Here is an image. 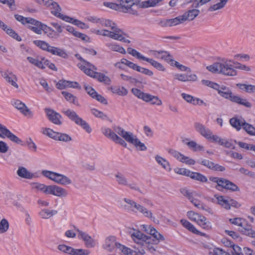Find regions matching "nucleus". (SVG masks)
Returning <instances> with one entry per match:
<instances>
[{
	"mask_svg": "<svg viewBox=\"0 0 255 255\" xmlns=\"http://www.w3.org/2000/svg\"><path fill=\"white\" fill-rule=\"evenodd\" d=\"M29 185L31 190L34 192H41L45 195L58 197H66L68 194L67 190L55 185H46L39 182H31Z\"/></svg>",
	"mask_w": 255,
	"mask_h": 255,
	"instance_id": "nucleus-1",
	"label": "nucleus"
},
{
	"mask_svg": "<svg viewBox=\"0 0 255 255\" xmlns=\"http://www.w3.org/2000/svg\"><path fill=\"white\" fill-rule=\"evenodd\" d=\"M232 60H223L220 62H215L206 67L212 73L222 74L225 76H235L237 75V71L234 69Z\"/></svg>",
	"mask_w": 255,
	"mask_h": 255,
	"instance_id": "nucleus-2",
	"label": "nucleus"
},
{
	"mask_svg": "<svg viewBox=\"0 0 255 255\" xmlns=\"http://www.w3.org/2000/svg\"><path fill=\"white\" fill-rule=\"evenodd\" d=\"M114 130L121 136L125 140L133 144L136 148H138L141 151H145L147 149V147L143 143L137 138L135 135L133 133L126 131L123 128L116 126L114 128Z\"/></svg>",
	"mask_w": 255,
	"mask_h": 255,
	"instance_id": "nucleus-3",
	"label": "nucleus"
},
{
	"mask_svg": "<svg viewBox=\"0 0 255 255\" xmlns=\"http://www.w3.org/2000/svg\"><path fill=\"white\" fill-rule=\"evenodd\" d=\"M41 173L44 176L60 185H67L72 183V180L63 174L46 170L42 171Z\"/></svg>",
	"mask_w": 255,
	"mask_h": 255,
	"instance_id": "nucleus-4",
	"label": "nucleus"
},
{
	"mask_svg": "<svg viewBox=\"0 0 255 255\" xmlns=\"http://www.w3.org/2000/svg\"><path fill=\"white\" fill-rule=\"evenodd\" d=\"M63 113L71 121L81 126L88 133L92 132V128L90 125L85 121L79 117L75 111L68 109L66 111H63Z\"/></svg>",
	"mask_w": 255,
	"mask_h": 255,
	"instance_id": "nucleus-5",
	"label": "nucleus"
},
{
	"mask_svg": "<svg viewBox=\"0 0 255 255\" xmlns=\"http://www.w3.org/2000/svg\"><path fill=\"white\" fill-rule=\"evenodd\" d=\"M209 180L213 182L217 183V185L216 186L217 189L219 190L218 187H221L222 188L231 191H239V188L237 185L225 178L210 176Z\"/></svg>",
	"mask_w": 255,
	"mask_h": 255,
	"instance_id": "nucleus-6",
	"label": "nucleus"
},
{
	"mask_svg": "<svg viewBox=\"0 0 255 255\" xmlns=\"http://www.w3.org/2000/svg\"><path fill=\"white\" fill-rule=\"evenodd\" d=\"M80 67L82 69V71H83L87 75L96 79L99 82L104 83L105 84L110 85L111 84V80L110 78L106 75L94 71L95 70L93 69V68L85 69V67L84 66L82 67L81 65H80Z\"/></svg>",
	"mask_w": 255,
	"mask_h": 255,
	"instance_id": "nucleus-7",
	"label": "nucleus"
},
{
	"mask_svg": "<svg viewBox=\"0 0 255 255\" xmlns=\"http://www.w3.org/2000/svg\"><path fill=\"white\" fill-rule=\"evenodd\" d=\"M115 176L116 182L119 185L126 186L131 190L141 192L137 183L134 182L129 183L128 179L122 173L118 172L115 175Z\"/></svg>",
	"mask_w": 255,
	"mask_h": 255,
	"instance_id": "nucleus-8",
	"label": "nucleus"
},
{
	"mask_svg": "<svg viewBox=\"0 0 255 255\" xmlns=\"http://www.w3.org/2000/svg\"><path fill=\"white\" fill-rule=\"evenodd\" d=\"M187 216L191 220L196 222L205 229H210L211 228L210 223L207 221L205 217L201 215L192 211L187 212Z\"/></svg>",
	"mask_w": 255,
	"mask_h": 255,
	"instance_id": "nucleus-9",
	"label": "nucleus"
},
{
	"mask_svg": "<svg viewBox=\"0 0 255 255\" xmlns=\"http://www.w3.org/2000/svg\"><path fill=\"white\" fill-rule=\"evenodd\" d=\"M102 35L109 37L113 39L123 41L125 43H129L130 40L126 39V36L127 34L122 30L109 31L106 29L102 30Z\"/></svg>",
	"mask_w": 255,
	"mask_h": 255,
	"instance_id": "nucleus-10",
	"label": "nucleus"
},
{
	"mask_svg": "<svg viewBox=\"0 0 255 255\" xmlns=\"http://www.w3.org/2000/svg\"><path fill=\"white\" fill-rule=\"evenodd\" d=\"M115 127H113V128ZM113 130H114L113 129ZM114 131H112L110 128H102V133L107 137L110 138L113 141L116 142V143H118L121 145L126 147L127 146V143L125 141L124 139L118 136L117 132H116L115 130Z\"/></svg>",
	"mask_w": 255,
	"mask_h": 255,
	"instance_id": "nucleus-11",
	"label": "nucleus"
},
{
	"mask_svg": "<svg viewBox=\"0 0 255 255\" xmlns=\"http://www.w3.org/2000/svg\"><path fill=\"white\" fill-rule=\"evenodd\" d=\"M228 246H230L232 248L231 250V255H243L242 253V249L241 247L238 246H236L233 244L230 241L229 242ZM213 255H231L230 254L224 251L223 250L219 248H216L214 250Z\"/></svg>",
	"mask_w": 255,
	"mask_h": 255,
	"instance_id": "nucleus-12",
	"label": "nucleus"
},
{
	"mask_svg": "<svg viewBox=\"0 0 255 255\" xmlns=\"http://www.w3.org/2000/svg\"><path fill=\"white\" fill-rule=\"evenodd\" d=\"M74 228L78 233V238L82 239L84 242L85 245L87 248H91L95 246L96 242L94 239L87 233L80 231L78 229L76 228L75 227H74Z\"/></svg>",
	"mask_w": 255,
	"mask_h": 255,
	"instance_id": "nucleus-13",
	"label": "nucleus"
},
{
	"mask_svg": "<svg viewBox=\"0 0 255 255\" xmlns=\"http://www.w3.org/2000/svg\"><path fill=\"white\" fill-rule=\"evenodd\" d=\"M45 112L48 120L52 123L57 125H61L62 124L61 121L62 116L60 114L49 108L45 109Z\"/></svg>",
	"mask_w": 255,
	"mask_h": 255,
	"instance_id": "nucleus-14",
	"label": "nucleus"
},
{
	"mask_svg": "<svg viewBox=\"0 0 255 255\" xmlns=\"http://www.w3.org/2000/svg\"><path fill=\"white\" fill-rule=\"evenodd\" d=\"M0 131L2 133V138L6 137L11 141L17 144H20L22 142L17 136L12 133L5 126L0 124Z\"/></svg>",
	"mask_w": 255,
	"mask_h": 255,
	"instance_id": "nucleus-15",
	"label": "nucleus"
},
{
	"mask_svg": "<svg viewBox=\"0 0 255 255\" xmlns=\"http://www.w3.org/2000/svg\"><path fill=\"white\" fill-rule=\"evenodd\" d=\"M215 90L218 91V94L224 98L225 99L230 100L231 101L234 95L233 94L231 90L224 85L217 84L215 86Z\"/></svg>",
	"mask_w": 255,
	"mask_h": 255,
	"instance_id": "nucleus-16",
	"label": "nucleus"
},
{
	"mask_svg": "<svg viewBox=\"0 0 255 255\" xmlns=\"http://www.w3.org/2000/svg\"><path fill=\"white\" fill-rule=\"evenodd\" d=\"M131 238L137 244H141L142 242H147L150 237L144 235L138 230H133L130 232Z\"/></svg>",
	"mask_w": 255,
	"mask_h": 255,
	"instance_id": "nucleus-17",
	"label": "nucleus"
},
{
	"mask_svg": "<svg viewBox=\"0 0 255 255\" xmlns=\"http://www.w3.org/2000/svg\"><path fill=\"white\" fill-rule=\"evenodd\" d=\"M134 210H136V212L138 211L142 214L145 217L150 219L154 223L159 224V221L156 220L155 218L152 216V212L148 210L142 205L136 203L134 206Z\"/></svg>",
	"mask_w": 255,
	"mask_h": 255,
	"instance_id": "nucleus-18",
	"label": "nucleus"
},
{
	"mask_svg": "<svg viewBox=\"0 0 255 255\" xmlns=\"http://www.w3.org/2000/svg\"><path fill=\"white\" fill-rule=\"evenodd\" d=\"M2 77L8 83L10 84L12 86L16 88H18V85L16 83L17 77L12 73V72L8 70L5 71H1Z\"/></svg>",
	"mask_w": 255,
	"mask_h": 255,
	"instance_id": "nucleus-19",
	"label": "nucleus"
},
{
	"mask_svg": "<svg viewBox=\"0 0 255 255\" xmlns=\"http://www.w3.org/2000/svg\"><path fill=\"white\" fill-rule=\"evenodd\" d=\"M194 127L196 131L205 138L207 139L211 135V130L203 124L199 122H196L194 123Z\"/></svg>",
	"mask_w": 255,
	"mask_h": 255,
	"instance_id": "nucleus-20",
	"label": "nucleus"
},
{
	"mask_svg": "<svg viewBox=\"0 0 255 255\" xmlns=\"http://www.w3.org/2000/svg\"><path fill=\"white\" fill-rule=\"evenodd\" d=\"M139 1V0H119V9L121 8L122 11H127L130 7L137 5Z\"/></svg>",
	"mask_w": 255,
	"mask_h": 255,
	"instance_id": "nucleus-21",
	"label": "nucleus"
},
{
	"mask_svg": "<svg viewBox=\"0 0 255 255\" xmlns=\"http://www.w3.org/2000/svg\"><path fill=\"white\" fill-rule=\"evenodd\" d=\"M13 105L15 108L20 111V112L25 116H29L30 118L32 117V113L21 101L18 100H16L14 102Z\"/></svg>",
	"mask_w": 255,
	"mask_h": 255,
	"instance_id": "nucleus-22",
	"label": "nucleus"
},
{
	"mask_svg": "<svg viewBox=\"0 0 255 255\" xmlns=\"http://www.w3.org/2000/svg\"><path fill=\"white\" fill-rule=\"evenodd\" d=\"M118 244H120V243L116 242L115 237L111 236L106 238L103 247L105 249L111 252L116 248H118Z\"/></svg>",
	"mask_w": 255,
	"mask_h": 255,
	"instance_id": "nucleus-23",
	"label": "nucleus"
},
{
	"mask_svg": "<svg viewBox=\"0 0 255 255\" xmlns=\"http://www.w3.org/2000/svg\"><path fill=\"white\" fill-rule=\"evenodd\" d=\"M174 78L182 82L196 81L197 80V77L195 74H176L174 75Z\"/></svg>",
	"mask_w": 255,
	"mask_h": 255,
	"instance_id": "nucleus-24",
	"label": "nucleus"
},
{
	"mask_svg": "<svg viewBox=\"0 0 255 255\" xmlns=\"http://www.w3.org/2000/svg\"><path fill=\"white\" fill-rule=\"evenodd\" d=\"M200 11L196 9H193L188 10L184 13L183 15H181L183 22L186 20H193L199 13Z\"/></svg>",
	"mask_w": 255,
	"mask_h": 255,
	"instance_id": "nucleus-25",
	"label": "nucleus"
},
{
	"mask_svg": "<svg viewBox=\"0 0 255 255\" xmlns=\"http://www.w3.org/2000/svg\"><path fill=\"white\" fill-rule=\"evenodd\" d=\"M32 20L33 21H32V23H30L29 24L34 26H29L28 28L38 34H41L43 29L42 26H44V24L34 18Z\"/></svg>",
	"mask_w": 255,
	"mask_h": 255,
	"instance_id": "nucleus-26",
	"label": "nucleus"
},
{
	"mask_svg": "<svg viewBox=\"0 0 255 255\" xmlns=\"http://www.w3.org/2000/svg\"><path fill=\"white\" fill-rule=\"evenodd\" d=\"M57 213L56 210L45 208L39 212L38 215L42 219H49Z\"/></svg>",
	"mask_w": 255,
	"mask_h": 255,
	"instance_id": "nucleus-27",
	"label": "nucleus"
},
{
	"mask_svg": "<svg viewBox=\"0 0 255 255\" xmlns=\"http://www.w3.org/2000/svg\"><path fill=\"white\" fill-rule=\"evenodd\" d=\"M17 174L20 177L25 179H32L34 177V174L29 172L26 168L20 166L17 170Z\"/></svg>",
	"mask_w": 255,
	"mask_h": 255,
	"instance_id": "nucleus-28",
	"label": "nucleus"
},
{
	"mask_svg": "<svg viewBox=\"0 0 255 255\" xmlns=\"http://www.w3.org/2000/svg\"><path fill=\"white\" fill-rule=\"evenodd\" d=\"M155 159L157 163L163 169L169 172L171 170L170 163L165 158H163L159 155H156L155 156Z\"/></svg>",
	"mask_w": 255,
	"mask_h": 255,
	"instance_id": "nucleus-29",
	"label": "nucleus"
},
{
	"mask_svg": "<svg viewBox=\"0 0 255 255\" xmlns=\"http://www.w3.org/2000/svg\"><path fill=\"white\" fill-rule=\"evenodd\" d=\"M188 141V139L186 138L183 140V142H184L189 148L192 149L193 151H202L204 150V147L198 144L196 142L193 140Z\"/></svg>",
	"mask_w": 255,
	"mask_h": 255,
	"instance_id": "nucleus-30",
	"label": "nucleus"
},
{
	"mask_svg": "<svg viewBox=\"0 0 255 255\" xmlns=\"http://www.w3.org/2000/svg\"><path fill=\"white\" fill-rule=\"evenodd\" d=\"M153 55L156 58H159L161 59L165 60L167 62H169L171 59L172 58V56L170 55V54L166 51L161 50V51H154Z\"/></svg>",
	"mask_w": 255,
	"mask_h": 255,
	"instance_id": "nucleus-31",
	"label": "nucleus"
},
{
	"mask_svg": "<svg viewBox=\"0 0 255 255\" xmlns=\"http://www.w3.org/2000/svg\"><path fill=\"white\" fill-rule=\"evenodd\" d=\"M48 52L64 58H66L68 56L66 52L63 49L52 46H50Z\"/></svg>",
	"mask_w": 255,
	"mask_h": 255,
	"instance_id": "nucleus-32",
	"label": "nucleus"
},
{
	"mask_svg": "<svg viewBox=\"0 0 255 255\" xmlns=\"http://www.w3.org/2000/svg\"><path fill=\"white\" fill-rule=\"evenodd\" d=\"M231 101L244 106L247 108H251L252 106L251 103L248 102L246 99H242L240 97L236 95L233 96Z\"/></svg>",
	"mask_w": 255,
	"mask_h": 255,
	"instance_id": "nucleus-33",
	"label": "nucleus"
},
{
	"mask_svg": "<svg viewBox=\"0 0 255 255\" xmlns=\"http://www.w3.org/2000/svg\"><path fill=\"white\" fill-rule=\"evenodd\" d=\"M245 122V121L244 120H241L235 117L230 120V124L231 125L238 131L243 127V124H244Z\"/></svg>",
	"mask_w": 255,
	"mask_h": 255,
	"instance_id": "nucleus-34",
	"label": "nucleus"
},
{
	"mask_svg": "<svg viewBox=\"0 0 255 255\" xmlns=\"http://www.w3.org/2000/svg\"><path fill=\"white\" fill-rule=\"evenodd\" d=\"M123 200L124 201V202L127 203V205H125L124 206V208L126 210L132 212L134 213H136V211L134 210V206L136 202H135V201L131 199L126 198H124Z\"/></svg>",
	"mask_w": 255,
	"mask_h": 255,
	"instance_id": "nucleus-35",
	"label": "nucleus"
},
{
	"mask_svg": "<svg viewBox=\"0 0 255 255\" xmlns=\"http://www.w3.org/2000/svg\"><path fill=\"white\" fill-rule=\"evenodd\" d=\"M62 94L65 97V99L69 102L73 103L77 106H79L77 98L71 93L66 91H63Z\"/></svg>",
	"mask_w": 255,
	"mask_h": 255,
	"instance_id": "nucleus-36",
	"label": "nucleus"
},
{
	"mask_svg": "<svg viewBox=\"0 0 255 255\" xmlns=\"http://www.w3.org/2000/svg\"><path fill=\"white\" fill-rule=\"evenodd\" d=\"M189 175H190L189 176V177H190L192 179L201 182H207L208 181L207 178L205 176L200 173L190 171Z\"/></svg>",
	"mask_w": 255,
	"mask_h": 255,
	"instance_id": "nucleus-37",
	"label": "nucleus"
},
{
	"mask_svg": "<svg viewBox=\"0 0 255 255\" xmlns=\"http://www.w3.org/2000/svg\"><path fill=\"white\" fill-rule=\"evenodd\" d=\"M106 45L112 51H117L124 54L126 53L125 49L123 47L120 46L119 45L117 44L114 43H107Z\"/></svg>",
	"mask_w": 255,
	"mask_h": 255,
	"instance_id": "nucleus-38",
	"label": "nucleus"
},
{
	"mask_svg": "<svg viewBox=\"0 0 255 255\" xmlns=\"http://www.w3.org/2000/svg\"><path fill=\"white\" fill-rule=\"evenodd\" d=\"M215 197L217 200L218 204L227 210L230 209V206L229 204V199H226L224 196H218L217 195H215Z\"/></svg>",
	"mask_w": 255,
	"mask_h": 255,
	"instance_id": "nucleus-39",
	"label": "nucleus"
},
{
	"mask_svg": "<svg viewBox=\"0 0 255 255\" xmlns=\"http://www.w3.org/2000/svg\"><path fill=\"white\" fill-rule=\"evenodd\" d=\"M145 102H150L151 104L156 105L157 106H161L162 104V101L159 99L158 97L151 95L149 94H147Z\"/></svg>",
	"mask_w": 255,
	"mask_h": 255,
	"instance_id": "nucleus-40",
	"label": "nucleus"
},
{
	"mask_svg": "<svg viewBox=\"0 0 255 255\" xmlns=\"http://www.w3.org/2000/svg\"><path fill=\"white\" fill-rule=\"evenodd\" d=\"M27 59L31 64L35 65L39 68L43 69L45 68V66L43 65V61L42 59L40 60L37 58H34L31 57H27Z\"/></svg>",
	"mask_w": 255,
	"mask_h": 255,
	"instance_id": "nucleus-41",
	"label": "nucleus"
},
{
	"mask_svg": "<svg viewBox=\"0 0 255 255\" xmlns=\"http://www.w3.org/2000/svg\"><path fill=\"white\" fill-rule=\"evenodd\" d=\"M101 23L103 26L110 27L111 30H121L117 26L116 24L113 21L109 19H103L101 21Z\"/></svg>",
	"mask_w": 255,
	"mask_h": 255,
	"instance_id": "nucleus-42",
	"label": "nucleus"
},
{
	"mask_svg": "<svg viewBox=\"0 0 255 255\" xmlns=\"http://www.w3.org/2000/svg\"><path fill=\"white\" fill-rule=\"evenodd\" d=\"M48 8L51 9V13L56 17L58 16V14L60 13L61 11V8L60 5L54 1H53L50 6Z\"/></svg>",
	"mask_w": 255,
	"mask_h": 255,
	"instance_id": "nucleus-43",
	"label": "nucleus"
},
{
	"mask_svg": "<svg viewBox=\"0 0 255 255\" xmlns=\"http://www.w3.org/2000/svg\"><path fill=\"white\" fill-rule=\"evenodd\" d=\"M145 61L149 63L152 66L159 71H164L165 70V68L161 63L152 59L146 57Z\"/></svg>",
	"mask_w": 255,
	"mask_h": 255,
	"instance_id": "nucleus-44",
	"label": "nucleus"
},
{
	"mask_svg": "<svg viewBox=\"0 0 255 255\" xmlns=\"http://www.w3.org/2000/svg\"><path fill=\"white\" fill-rule=\"evenodd\" d=\"M55 140L64 142H69L72 140V138L66 133L57 132Z\"/></svg>",
	"mask_w": 255,
	"mask_h": 255,
	"instance_id": "nucleus-45",
	"label": "nucleus"
},
{
	"mask_svg": "<svg viewBox=\"0 0 255 255\" xmlns=\"http://www.w3.org/2000/svg\"><path fill=\"white\" fill-rule=\"evenodd\" d=\"M111 90L113 93L117 94L120 96H126L127 95L128 92L127 89L122 87H111Z\"/></svg>",
	"mask_w": 255,
	"mask_h": 255,
	"instance_id": "nucleus-46",
	"label": "nucleus"
},
{
	"mask_svg": "<svg viewBox=\"0 0 255 255\" xmlns=\"http://www.w3.org/2000/svg\"><path fill=\"white\" fill-rule=\"evenodd\" d=\"M33 42L37 47H39L43 50L48 52L50 45L46 42L42 40H34Z\"/></svg>",
	"mask_w": 255,
	"mask_h": 255,
	"instance_id": "nucleus-47",
	"label": "nucleus"
},
{
	"mask_svg": "<svg viewBox=\"0 0 255 255\" xmlns=\"http://www.w3.org/2000/svg\"><path fill=\"white\" fill-rule=\"evenodd\" d=\"M228 0H220V2L211 5L208 9V10L210 11H213L215 10H217L218 9H220L223 8L226 4L227 3Z\"/></svg>",
	"mask_w": 255,
	"mask_h": 255,
	"instance_id": "nucleus-48",
	"label": "nucleus"
},
{
	"mask_svg": "<svg viewBox=\"0 0 255 255\" xmlns=\"http://www.w3.org/2000/svg\"><path fill=\"white\" fill-rule=\"evenodd\" d=\"M9 223L6 219H2L0 221V234L6 232L9 229Z\"/></svg>",
	"mask_w": 255,
	"mask_h": 255,
	"instance_id": "nucleus-49",
	"label": "nucleus"
},
{
	"mask_svg": "<svg viewBox=\"0 0 255 255\" xmlns=\"http://www.w3.org/2000/svg\"><path fill=\"white\" fill-rule=\"evenodd\" d=\"M78 59L83 63V64L79 63L77 65L79 68L81 70H82V69L80 67V65H81L82 67L84 66L85 67H84L85 69H88V68H93V69L97 70V67L95 65H94L92 63L86 61L82 57H80L79 58H78Z\"/></svg>",
	"mask_w": 255,
	"mask_h": 255,
	"instance_id": "nucleus-50",
	"label": "nucleus"
},
{
	"mask_svg": "<svg viewBox=\"0 0 255 255\" xmlns=\"http://www.w3.org/2000/svg\"><path fill=\"white\" fill-rule=\"evenodd\" d=\"M6 33L8 34L10 36L12 37L14 39H16L18 41H21V37L10 27L6 26V28L3 30Z\"/></svg>",
	"mask_w": 255,
	"mask_h": 255,
	"instance_id": "nucleus-51",
	"label": "nucleus"
},
{
	"mask_svg": "<svg viewBox=\"0 0 255 255\" xmlns=\"http://www.w3.org/2000/svg\"><path fill=\"white\" fill-rule=\"evenodd\" d=\"M181 96L186 102L190 103L193 105L198 104V102L199 101V99L194 98L192 96L185 93H182L181 94Z\"/></svg>",
	"mask_w": 255,
	"mask_h": 255,
	"instance_id": "nucleus-52",
	"label": "nucleus"
},
{
	"mask_svg": "<svg viewBox=\"0 0 255 255\" xmlns=\"http://www.w3.org/2000/svg\"><path fill=\"white\" fill-rule=\"evenodd\" d=\"M127 51L128 53L131 55L132 56L134 57H136L137 58L139 59H141L143 60H145L146 57L144 56L143 55H141L139 52L136 51L135 49H133L130 47H128L127 49Z\"/></svg>",
	"mask_w": 255,
	"mask_h": 255,
	"instance_id": "nucleus-53",
	"label": "nucleus"
},
{
	"mask_svg": "<svg viewBox=\"0 0 255 255\" xmlns=\"http://www.w3.org/2000/svg\"><path fill=\"white\" fill-rule=\"evenodd\" d=\"M243 129L250 135H255V128L246 122L243 124Z\"/></svg>",
	"mask_w": 255,
	"mask_h": 255,
	"instance_id": "nucleus-54",
	"label": "nucleus"
},
{
	"mask_svg": "<svg viewBox=\"0 0 255 255\" xmlns=\"http://www.w3.org/2000/svg\"><path fill=\"white\" fill-rule=\"evenodd\" d=\"M183 23L181 15L174 18L168 19V25L169 27L176 26L178 24Z\"/></svg>",
	"mask_w": 255,
	"mask_h": 255,
	"instance_id": "nucleus-55",
	"label": "nucleus"
},
{
	"mask_svg": "<svg viewBox=\"0 0 255 255\" xmlns=\"http://www.w3.org/2000/svg\"><path fill=\"white\" fill-rule=\"evenodd\" d=\"M131 92L133 94L138 98L145 101L147 93H144L137 88H132Z\"/></svg>",
	"mask_w": 255,
	"mask_h": 255,
	"instance_id": "nucleus-56",
	"label": "nucleus"
},
{
	"mask_svg": "<svg viewBox=\"0 0 255 255\" xmlns=\"http://www.w3.org/2000/svg\"><path fill=\"white\" fill-rule=\"evenodd\" d=\"M14 17L17 21L20 22L22 24H25L26 23L29 24L30 23H32V21H33L32 20L33 18L31 17H25L18 14H15Z\"/></svg>",
	"mask_w": 255,
	"mask_h": 255,
	"instance_id": "nucleus-57",
	"label": "nucleus"
},
{
	"mask_svg": "<svg viewBox=\"0 0 255 255\" xmlns=\"http://www.w3.org/2000/svg\"><path fill=\"white\" fill-rule=\"evenodd\" d=\"M42 132L43 134L46 135L48 137L53 138L55 140V138L56 137L57 132L54 131L51 128H42Z\"/></svg>",
	"mask_w": 255,
	"mask_h": 255,
	"instance_id": "nucleus-58",
	"label": "nucleus"
},
{
	"mask_svg": "<svg viewBox=\"0 0 255 255\" xmlns=\"http://www.w3.org/2000/svg\"><path fill=\"white\" fill-rule=\"evenodd\" d=\"M91 111L92 114L97 118H100L104 120L108 119V116L101 111H100L94 108L92 109Z\"/></svg>",
	"mask_w": 255,
	"mask_h": 255,
	"instance_id": "nucleus-59",
	"label": "nucleus"
},
{
	"mask_svg": "<svg viewBox=\"0 0 255 255\" xmlns=\"http://www.w3.org/2000/svg\"><path fill=\"white\" fill-rule=\"evenodd\" d=\"M57 249L63 253L69 254L71 255H72V251L73 250V248L67 246L65 245H59L58 246Z\"/></svg>",
	"mask_w": 255,
	"mask_h": 255,
	"instance_id": "nucleus-60",
	"label": "nucleus"
},
{
	"mask_svg": "<svg viewBox=\"0 0 255 255\" xmlns=\"http://www.w3.org/2000/svg\"><path fill=\"white\" fill-rule=\"evenodd\" d=\"M134 70L148 76H152L153 74V73L150 70L143 67H141L137 64Z\"/></svg>",
	"mask_w": 255,
	"mask_h": 255,
	"instance_id": "nucleus-61",
	"label": "nucleus"
},
{
	"mask_svg": "<svg viewBox=\"0 0 255 255\" xmlns=\"http://www.w3.org/2000/svg\"><path fill=\"white\" fill-rule=\"evenodd\" d=\"M118 248L120 251H121L125 255H133V254H135V252L132 251L129 248H128L121 244H118Z\"/></svg>",
	"mask_w": 255,
	"mask_h": 255,
	"instance_id": "nucleus-62",
	"label": "nucleus"
},
{
	"mask_svg": "<svg viewBox=\"0 0 255 255\" xmlns=\"http://www.w3.org/2000/svg\"><path fill=\"white\" fill-rule=\"evenodd\" d=\"M209 141L212 142H215L218 143L219 144L221 145V143L223 141V139L221 138L220 136L217 135L213 134L212 132L211 133V135H209L207 138Z\"/></svg>",
	"mask_w": 255,
	"mask_h": 255,
	"instance_id": "nucleus-63",
	"label": "nucleus"
},
{
	"mask_svg": "<svg viewBox=\"0 0 255 255\" xmlns=\"http://www.w3.org/2000/svg\"><path fill=\"white\" fill-rule=\"evenodd\" d=\"M237 86L241 90H244L246 92L249 93H253V86L252 85H247L245 84H237Z\"/></svg>",
	"mask_w": 255,
	"mask_h": 255,
	"instance_id": "nucleus-64",
	"label": "nucleus"
}]
</instances>
